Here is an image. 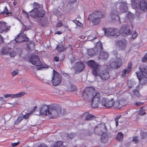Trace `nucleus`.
Wrapping results in <instances>:
<instances>
[{
    "label": "nucleus",
    "instance_id": "42",
    "mask_svg": "<svg viewBox=\"0 0 147 147\" xmlns=\"http://www.w3.org/2000/svg\"><path fill=\"white\" fill-rule=\"evenodd\" d=\"M19 72L18 69H17L13 71L11 73V74L13 76H16Z\"/></svg>",
    "mask_w": 147,
    "mask_h": 147
},
{
    "label": "nucleus",
    "instance_id": "17",
    "mask_svg": "<svg viewBox=\"0 0 147 147\" xmlns=\"http://www.w3.org/2000/svg\"><path fill=\"white\" fill-rule=\"evenodd\" d=\"M11 26H7L6 23L3 21L0 22V33L3 32H7L9 30Z\"/></svg>",
    "mask_w": 147,
    "mask_h": 147
},
{
    "label": "nucleus",
    "instance_id": "58",
    "mask_svg": "<svg viewBox=\"0 0 147 147\" xmlns=\"http://www.w3.org/2000/svg\"><path fill=\"white\" fill-rule=\"evenodd\" d=\"M115 120V125L116 127H117L118 125V120Z\"/></svg>",
    "mask_w": 147,
    "mask_h": 147
},
{
    "label": "nucleus",
    "instance_id": "25",
    "mask_svg": "<svg viewBox=\"0 0 147 147\" xmlns=\"http://www.w3.org/2000/svg\"><path fill=\"white\" fill-rule=\"evenodd\" d=\"M123 137V134L121 132H119L117 135L116 139L119 142L122 141Z\"/></svg>",
    "mask_w": 147,
    "mask_h": 147
},
{
    "label": "nucleus",
    "instance_id": "30",
    "mask_svg": "<svg viewBox=\"0 0 147 147\" xmlns=\"http://www.w3.org/2000/svg\"><path fill=\"white\" fill-rule=\"evenodd\" d=\"M144 107H141L139 110L138 115H140L143 116L146 114L145 110L143 109Z\"/></svg>",
    "mask_w": 147,
    "mask_h": 147
},
{
    "label": "nucleus",
    "instance_id": "11",
    "mask_svg": "<svg viewBox=\"0 0 147 147\" xmlns=\"http://www.w3.org/2000/svg\"><path fill=\"white\" fill-rule=\"evenodd\" d=\"M93 91L91 87L86 88L84 90L82 96L85 100H88L89 98L93 95Z\"/></svg>",
    "mask_w": 147,
    "mask_h": 147
},
{
    "label": "nucleus",
    "instance_id": "54",
    "mask_svg": "<svg viewBox=\"0 0 147 147\" xmlns=\"http://www.w3.org/2000/svg\"><path fill=\"white\" fill-rule=\"evenodd\" d=\"M121 117V115H119L115 118V119H119Z\"/></svg>",
    "mask_w": 147,
    "mask_h": 147
},
{
    "label": "nucleus",
    "instance_id": "2",
    "mask_svg": "<svg viewBox=\"0 0 147 147\" xmlns=\"http://www.w3.org/2000/svg\"><path fill=\"white\" fill-rule=\"evenodd\" d=\"M86 64L92 69V74L95 77L99 76L103 80H106L109 78L110 76L109 71L107 70H103L100 73H98L100 70V65L96 63L93 60H90L87 61Z\"/></svg>",
    "mask_w": 147,
    "mask_h": 147
},
{
    "label": "nucleus",
    "instance_id": "23",
    "mask_svg": "<svg viewBox=\"0 0 147 147\" xmlns=\"http://www.w3.org/2000/svg\"><path fill=\"white\" fill-rule=\"evenodd\" d=\"M119 12L116 10H113L112 11L111 13L110 16L112 20L115 19L116 18H119L118 16Z\"/></svg>",
    "mask_w": 147,
    "mask_h": 147
},
{
    "label": "nucleus",
    "instance_id": "64",
    "mask_svg": "<svg viewBox=\"0 0 147 147\" xmlns=\"http://www.w3.org/2000/svg\"><path fill=\"white\" fill-rule=\"evenodd\" d=\"M41 67H38L37 68V69L38 70H40V69H41Z\"/></svg>",
    "mask_w": 147,
    "mask_h": 147
},
{
    "label": "nucleus",
    "instance_id": "16",
    "mask_svg": "<svg viewBox=\"0 0 147 147\" xmlns=\"http://www.w3.org/2000/svg\"><path fill=\"white\" fill-rule=\"evenodd\" d=\"M116 44L121 50H124L127 45V41L124 39H122L120 40L115 41Z\"/></svg>",
    "mask_w": 147,
    "mask_h": 147
},
{
    "label": "nucleus",
    "instance_id": "29",
    "mask_svg": "<svg viewBox=\"0 0 147 147\" xmlns=\"http://www.w3.org/2000/svg\"><path fill=\"white\" fill-rule=\"evenodd\" d=\"M2 13L3 15H9L12 13L11 12L8 11L7 8L6 6L5 7L4 10Z\"/></svg>",
    "mask_w": 147,
    "mask_h": 147
},
{
    "label": "nucleus",
    "instance_id": "38",
    "mask_svg": "<svg viewBox=\"0 0 147 147\" xmlns=\"http://www.w3.org/2000/svg\"><path fill=\"white\" fill-rule=\"evenodd\" d=\"M74 22L76 24L77 26L79 27L82 26V24L79 21L77 20H74Z\"/></svg>",
    "mask_w": 147,
    "mask_h": 147
},
{
    "label": "nucleus",
    "instance_id": "6",
    "mask_svg": "<svg viewBox=\"0 0 147 147\" xmlns=\"http://www.w3.org/2000/svg\"><path fill=\"white\" fill-rule=\"evenodd\" d=\"M103 17L102 13L100 11L96 10L89 16L88 19L90 20L94 25H97L100 22V19Z\"/></svg>",
    "mask_w": 147,
    "mask_h": 147
},
{
    "label": "nucleus",
    "instance_id": "14",
    "mask_svg": "<svg viewBox=\"0 0 147 147\" xmlns=\"http://www.w3.org/2000/svg\"><path fill=\"white\" fill-rule=\"evenodd\" d=\"M30 62L34 65L40 66L42 65L39 58L35 55H32L30 59Z\"/></svg>",
    "mask_w": 147,
    "mask_h": 147
},
{
    "label": "nucleus",
    "instance_id": "20",
    "mask_svg": "<svg viewBox=\"0 0 147 147\" xmlns=\"http://www.w3.org/2000/svg\"><path fill=\"white\" fill-rule=\"evenodd\" d=\"M102 49L101 50H99V51L100 52V54L98 56V58L99 59L106 60L109 57V54L106 52L102 51Z\"/></svg>",
    "mask_w": 147,
    "mask_h": 147
},
{
    "label": "nucleus",
    "instance_id": "15",
    "mask_svg": "<svg viewBox=\"0 0 147 147\" xmlns=\"http://www.w3.org/2000/svg\"><path fill=\"white\" fill-rule=\"evenodd\" d=\"M122 63L121 59L119 58H117L114 61L111 63L110 66L112 68L117 69L121 65Z\"/></svg>",
    "mask_w": 147,
    "mask_h": 147
},
{
    "label": "nucleus",
    "instance_id": "47",
    "mask_svg": "<svg viewBox=\"0 0 147 147\" xmlns=\"http://www.w3.org/2000/svg\"><path fill=\"white\" fill-rule=\"evenodd\" d=\"M129 83L130 84H132V85H131V84L130 86H129V88L132 87L133 86H134L135 84V83L134 82H132L130 80L129 81Z\"/></svg>",
    "mask_w": 147,
    "mask_h": 147
},
{
    "label": "nucleus",
    "instance_id": "45",
    "mask_svg": "<svg viewBox=\"0 0 147 147\" xmlns=\"http://www.w3.org/2000/svg\"><path fill=\"white\" fill-rule=\"evenodd\" d=\"M24 119V115L22 114H20L17 119Z\"/></svg>",
    "mask_w": 147,
    "mask_h": 147
},
{
    "label": "nucleus",
    "instance_id": "31",
    "mask_svg": "<svg viewBox=\"0 0 147 147\" xmlns=\"http://www.w3.org/2000/svg\"><path fill=\"white\" fill-rule=\"evenodd\" d=\"M62 144L63 142L61 141H57L54 144L52 147H59Z\"/></svg>",
    "mask_w": 147,
    "mask_h": 147
},
{
    "label": "nucleus",
    "instance_id": "60",
    "mask_svg": "<svg viewBox=\"0 0 147 147\" xmlns=\"http://www.w3.org/2000/svg\"><path fill=\"white\" fill-rule=\"evenodd\" d=\"M68 47L70 49V50H71L73 49L72 46L71 45H68Z\"/></svg>",
    "mask_w": 147,
    "mask_h": 147
},
{
    "label": "nucleus",
    "instance_id": "37",
    "mask_svg": "<svg viewBox=\"0 0 147 147\" xmlns=\"http://www.w3.org/2000/svg\"><path fill=\"white\" fill-rule=\"evenodd\" d=\"M131 1V5L133 7H134V8L138 6V4L137 2V1L135 0L134 1Z\"/></svg>",
    "mask_w": 147,
    "mask_h": 147
},
{
    "label": "nucleus",
    "instance_id": "41",
    "mask_svg": "<svg viewBox=\"0 0 147 147\" xmlns=\"http://www.w3.org/2000/svg\"><path fill=\"white\" fill-rule=\"evenodd\" d=\"M144 103L140 102H137L135 103V105L137 107H140Z\"/></svg>",
    "mask_w": 147,
    "mask_h": 147
},
{
    "label": "nucleus",
    "instance_id": "12",
    "mask_svg": "<svg viewBox=\"0 0 147 147\" xmlns=\"http://www.w3.org/2000/svg\"><path fill=\"white\" fill-rule=\"evenodd\" d=\"M114 102V99L111 98L110 100L105 98H102L101 104L103 107H113Z\"/></svg>",
    "mask_w": 147,
    "mask_h": 147
},
{
    "label": "nucleus",
    "instance_id": "62",
    "mask_svg": "<svg viewBox=\"0 0 147 147\" xmlns=\"http://www.w3.org/2000/svg\"><path fill=\"white\" fill-rule=\"evenodd\" d=\"M37 106H35L34 107V109H33V110L32 111H33V112H34L37 109Z\"/></svg>",
    "mask_w": 147,
    "mask_h": 147
},
{
    "label": "nucleus",
    "instance_id": "57",
    "mask_svg": "<svg viewBox=\"0 0 147 147\" xmlns=\"http://www.w3.org/2000/svg\"><path fill=\"white\" fill-rule=\"evenodd\" d=\"M62 33V32H61V31H57L56 32H55V34H61Z\"/></svg>",
    "mask_w": 147,
    "mask_h": 147
},
{
    "label": "nucleus",
    "instance_id": "33",
    "mask_svg": "<svg viewBox=\"0 0 147 147\" xmlns=\"http://www.w3.org/2000/svg\"><path fill=\"white\" fill-rule=\"evenodd\" d=\"M77 87L74 85H71L70 88V91L72 92L77 90Z\"/></svg>",
    "mask_w": 147,
    "mask_h": 147
},
{
    "label": "nucleus",
    "instance_id": "26",
    "mask_svg": "<svg viewBox=\"0 0 147 147\" xmlns=\"http://www.w3.org/2000/svg\"><path fill=\"white\" fill-rule=\"evenodd\" d=\"M65 49L63 46L61 45H57L56 47V50L58 52H61L65 50Z\"/></svg>",
    "mask_w": 147,
    "mask_h": 147
},
{
    "label": "nucleus",
    "instance_id": "48",
    "mask_svg": "<svg viewBox=\"0 0 147 147\" xmlns=\"http://www.w3.org/2000/svg\"><path fill=\"white\" fill-rule=\"evenodd\" d=\"M63 76L67 79H69L70 78L69 75L67 73L64 74Z\"/></svg>",
    "mask_w": 147,
    "mask_h": 147
},
{
    "label": "nucleus",
    "instance_id": "50",
    "mask_svg": "<svg viewBox=\"0 0 147 147\" xmlns=\"http://www.w3.org/2000/svg\"><path fill=\"white\" fill-rule=\"evenodd\" d=\"M19 144V142L15 143H13L11 144V146L12 147H15L18 145Z\"/></svg>",
    "mask_w": 147,
    "mask_h": 147
},
{
    "label": "nucleus",
    "instance_id": "55",
    "mask_svg": "<svg viewBox=\"0 0 147 147\" xmlns=\"http://www.w3.org/2000/svg\"><path fill=\"white\" fill-rule=\"evenodd\" d=\"M22 120H16L15 122V123L16 125H17L19 123L22 121Z\"/></svg>",
    "mask_w": 147,
    "mask_h": 147
},
{
    "label": "nucleus",
    "instance_id": "46",
    "mask_svg": "<svg viewBox=\"0 0 147 147\" xmlns=\"http://www.w3.org/2000/svg\"><path fill=\"white\" fill-rule=\"evenodd\" d=\"M63 25L62 23L61 22H58L57 24H56V26L57 27H61Z\"/></svg>",
    "mask_w": 147,
    "mask_h": 147
},
{
    "label": "nucleus",
    "instance_id": "5",
    "mask_svg": "<svg viewBox=\"0 0 147 147\" xmlns=\"http://www.w3.org/2000/svg\"><path fill=\"white\" fill-rule=\"evenodd\" d=\"M33 6L34 9L29 12V15L33 18L43 17L45 14V11L43 9L42 5L37 2H34Z\"/></svg>",
    "mask_w": 147,
    "mask_h": 147
},
{
    "label": "nucleus",
    "instance_id": "28",
    "mask_svg": "<svg viewBox=\"0 0 147 147\" xmlns=\"http://www.w3.org/2000/svg\"><path fill=\"white\" fill-rule=\"evenodd\" d=\"M120 102L119 100H116L115 101L114 100V102L113 104V107L115 109H121V107L120 106Z\"/></svg>",
    "mask_w": 147,
    "mask_h": 147
},
{
    "label": "nucleus",
    "instance_id": "52",
    "mask_svg": "<svg viewBox=\"0 0 147 147\" xmlns=\"http://www.w3.org/2000/svg\"><path fill=\"white\" fill-rule=\"evenodd\" d=\"M129 19L130 18V17L131 18H133L134 17V15H132V13L130 11H129Z\"/></svg>",
    "mask_w": 147,
    "mask_h": 147
},
{
    "label": "nucleus",
    "instance_id": "56",
    "mask_svg": "<svg viewBox=\"0 0 147 147\" xmlns=\"http://www.w3.org/2000/svg\"><path fill=\"white\" fill-rule=\"evenodd\" d=\"M77 0H74L73 1H70L69 2V4L73 3H75L76 2Z\"/></svg>",
    "mask_w": 147,
    "mask_h": 147
},
{
    "label": "nucleus",
    "instance_id": "51",
    "mask_svg": "<svg viewBox=\"0 0 147 147\" xmlns=\"http://www.w3.org/2000/svg\"><path fill=\"white\" fill-rule=\"evenodd\" d=\"M10 97H11V98H17L16 94H10Z\"/></svg>",
    "mask_w": 147,
    "mask_h": 147
},
{
    "label": "nucleus",
    "instance_id": "40",
    "mask_svg": "<svg viewBox=\"0 0 147 147\" xmlns=\"http://www.w3.org/2000/svg\"><path fill=\"white\" fill-rule=\"evenodd\" d=\"M138 36V34L136 31H135L133 33L132 35V39H134L136 38Z\"/></svg>",
    "mask_w": 147,
    "mask_h": 147
},
{
    "label": "nucleus",
    "instance_id": "59",
    "mask_svg": "<svg viewBox=\"0 0 147 147\" xmlns=\"http://www.w3.org/2000/svg\"><path fill=\"white\" fill-rule=\"evenodd\" d=\"M10 97V94H6L4 95V97L6 98Z\"/></svg>",
    "mask_w": 147,
    "mask_h": 147
},
{
    "label": "nucleus",
    "instance_id": "8",
    "mask_svg": "<svg viewBox=\"0 0 147 147\" xmlns=\"http://www.w3.org/2000/svg\"><path fill=\"white\" fill-rule=\"evenodd\" d=\"M94 132L97 135H102L107 131L105 123L100 124L96 126L94 129Z\"/></svg>",
    "mask_w": 147,
    "mask_h": 147
},
{
    "label": "nucleus",
    "instance_id": "18",
    "mask_svg": "<svg viewBox=\"0 0 147 147\" xmlns=\"http://www.w3.org/2000/svg\"><path fill=\"white\" fill-rule=\"evenodd\" d=\"M141 0L139 5L140 9L145 12L147 11V0Z\"/></svg>",
    "mask_w": 147,
    "mask_h": 147
},
{
    "label": "nucleus",
    "instance_id": "7",
    "mask_svg": "<svg viewBox=\"0 0 147 147\" xmlns=\"http://www.w3.org/2000/svg\"><path fill=\"white\" fill-rule=\"evenodd\" d=\"M51 81L53 85L54 86H57L61 82V77L60 74L53 70Z\"/></svg>",
    "mask_w": 147,
    "mask_h": 147
},
{
    "label": "nucleus",
    "instance_id": "32",
    "mask_svg": "<svg viewBox=\"0 0 147 147\" xmlns=\"http://www.w3.org/2000/svg\"><path fill=\"white\" fill-rule=\"evenodd\" d=\"M33 113V111H31L30 112L26 113L24 115V119H28L31 116V114Z\"/></svg>",
    "mask_w": 147,
    "mask_h": 147
},
{
    "label": "nucleus",
    "instance_id": "19",
    "mask_svg": "<svg viewBox=\"0 0 147 147\" xmlns=\"http://www.w3.org/2000/svg\"><path fill=\"white\" fill-rule=\"evenodd\" d=\"M120 6V11L121 13L126 12L128 9L126 2H121L119 3Z\"/></svg>",
    "mask_w": 147,
    "mask_h": 147
},
{
    "label": "nucleus",
    "instance_id": "35",
    "mask_svg": "<svg viewBox=\"0 0 147 147\" xmlns=\"http://www.w3.org/2000/svg\"><path fill=\"white\" fill-rule=\"evenodd\" d=\"M25 94V92H20L16 94L17 98H18L23 96Z\"/></svg>",
    "mask_w": 147,
    "mask_h": 147
},
{
    "label": "nucleus",
    "instance_id": "44",
    "mask_svg": "<svg viewBox=\"0 0 147 147\" xmlns=\"http://www.w3.org/2000/svg\"><path fill=\"white\" fill-rule=\"evenodd\" d=\"M133 141L136 144L139 142V140L137 137H134L133 139Z\"/></svg>",
    "mask_w": 147,
    "mask_h": 147
},
{
    "label": "nucleus",
    "instance_id": "9",
    "mask_svg": "<svg viewBox=\"0 0 147 147\" xmlns=\"http://www.w3.org/2000/svg\"><path fill=\"white\" fill-rule=\"evenodd\" d=\"M101 95L100 93L97 92L93 96L91 106L94 108H97L98 107L100 103V98Z\"/></svg>",
    "mask_w": 147,
    "mask_h": 147
},
{
    "label": "nucleus",
    "instance_id": "43",
    "mask_svg": "<svg viewBox=\"0 0 147 147\" xmlns=\"http://www.w3.org/2000/svg\"><path fill=\"white\" fill-rule=\"evenodd\" d=\"M76 134L74 133H71V134H69L68 136V137L70 139L73 138L75 136Z\"/></svg>",
    "mask_w": 147,
    "mask_h": 147
},
{
    "label": "nucleus",
    "instance_id": "49",
    "mask_svg": "<svg viewBox=\"0 0 147 147\" xmlns=\"http://www.w3.org/2000/svg\"><path fill=\"white\" fill-rule=\"evenodd\" d=\"M3 42V39L2 38L1 35L0 34V43H2Z\"/></svg>",
    "mask_w": 147,
    "mask_h": 147
},
{
    "label": "nucleus",
    "instance_id": "39",
    "mask_svg": "<svg viewBox=\"0 0 147 147\" xmlns=\"http://www.w3.org/2000/svg\"><path fill=\"white\" fill-rule=\"evenodd\" d=\"M127 69H124L122 73L121 74V76L123 78L125 76V74H126L127 73H129L128 71H127Z\"/></svg>",
    "mask_w": 147,
    "mask_h": 147
},
{
    "label": "nucleus",
    "instance_id": "63",
    "mask_svg": "<svg viewBox=\"0 0 147 147\" xmlns=\"http://www.w3.org/2000/svg\"><path fill=\"white\" fill-rule=\"evenodd\" d=\"M38 147H48L46 146V145H40L38 146Z\"/></svg>",
    "mask_w": 147,
    "mask_h": 147
},
{
    "label": "nucleus",
    "instance_id": "10",
    "mask_svg": "<svg viewBox=\"0 0 147 147\" xmlns=\"http://www.w3.org/2000/svg\"><path fill=\"white\" fill-rule=\"evenodd\" d=\"M102 49V45L100 41H98L96 44V46L94 48L89 49L88 50V53L89 56H92L96 53V50L99 51V50Z\"/></svg>",
    "mask_w": 147,
    "mask_h": 147
},
{
    "label": "nucleus",
    "instance_id": "34",
    "mask_svg": "<svg viewBox=\"0 0 147 147\" xmlns=\"http://www.w3.org/2000/svg\"><path fill=\"white\" fill-rule=\"evenodd\" d=\"M140 136L142 139H147V133L146 132L141 133L140 134Z\"/></svg>",
    "mask_w": 147,
    "mask_h": 147
},
{
    "label": "nucleus",
    "instance_id": "61",
    "mask_svg": "<svg viewBox=\"0 0 147 147\" xmlns=\"http://www.w3.org/2000/svg\"><path fill=\"white\" fill-rule=\"evenodd\" d=\"M17 3V1H14L13 2V5L14 6H16Z\"/></svg>",
    "mask_w": 147,
    "mask_h": 147
},
{
    "label": "nucleus",
    "instance_id": "1",
    "mask_svg": "<svg viewBox=\"0 0 147 147\" xmlns=\"http://www.w3.org/2000/svg\"><path fill=\"white\" fill-rule=\"evenodd\" d=\"M62 109L58 104L44 105L40 108L39 114L42 116L47 117L49 119H55L61 114Z\"/></svg>",
    "mask_w": 147,
    "mask_h": 147
},
{
    "label": "nucleus",
    "instance_id": "13",
    "mask_svg": "<svg viewBox=\"0 0 147 147\" xmlns=\"http://www.w3.org/2000/svg\"><path fill=\"white\" fill-rule=\"evenodd\" d=\"M15 41L18 43L24 42L27 41L29 38H27L26 34L24 33H20L18 34L14 39Z\"/></svg>",
    "mask_w": 147,
    "mask_h": 147
},
{
    "label": "nucleus",
    "instance_id": "36",
    "mask_svg": "<svg viewBox=\"0 0 147 147\" xmlns=\"http://www.w3.org/2000/svg\"><path fill=\"white\" fill-rule=\"evenodd\" d=\"M11 51L10 50L9 54L10 55L11 57H13L16 56V53L14 51H12L11 52Z\"/></svg>",
    "mask_w": 147,
    "mask_h": 147
},
{
    "label": "nucleus",
    "instance_id": "24",
    "mask_svg": "<svg viewBox=\"0 0 147 147\" xmlns=\"http://www.w3.org/2000/svg\"><path fill=\"white\" fill-rule=\"evenodd\" d=\"M11 50L10 48H9L5 47H4L1 49V53L2 55L9 54L10 50Z\"/></svg>",
    "mask_w": 147,
    "mask_h": 147
},
{
    "label": "nucleus",
    "instance_id": "4",
    "mask_svg": "<svg viewBox=\"0 0 147 147\" xmlns=\"http://www.w3.org/2000/svg\"><path fill=\"white\" fill-rule=\"evenodd\" d=\"M105 34L107 36L117 37L121 35L123 36H127L129 33V28L128 26L123 25L119 30L114 28H109L105 30Z\"/></svg>",
    "mask_w": 147,
    "mask_h": 147
},
{
    "label": "nucleus",
    "instance_id": "53",
    "mask_svg": "<svg viewBox=\"0 0 147 147\" xmlns=\"http://www.w3.org/2000/svg\"><path fill=\"white\" fill-rule=\"evenodd\" d=\"M54 61L57 62L59 61V59L58 57L56 56L54 57Z\"/></svg>",
    "mask_w": 147,
    "mask_h": 147
},
{
    "label": "nucleus",
    "instance_id": "27",
    "mask_svg": "<svg viewBox=\"0 0 147 147\" xmlns=\"http://www.w3.org/2000/svg\"><path fill=\"white\" fill-rule=\"evenodd\" d=\"M119 100L120 102L119 103L121 108L125 106L127 104V102L125 99L121 98Z\"/></svg>",
    "mask_w": 147,
    "mask_h": 147
},
{
    "label": "nucleus",
    "instance_id": "3",
    "mask_svg": "<svg viewBox=\"0 0 147 147\" xmlns=\"http://www.w3.org/2000/svg\"><path fill=\"white\" fill-rule=\"evenodd\" d=\"M140 71L136 72L139 80V84L136 86V89L133 90L134 94L136 96L139 97L140 94L139 91L142 88L141 85L147 84V67L140 68Z\"/></svg>",
    "mask_w": 147,
    "mask_h": 147
},
{
    "label": "nucleus",
    "instance_id": "21",
    "mask_svg": "<svg viewBox=\"0 0 147 147\" xmlns=\"http://www.w3.org/2000/svg\"><path fill=\"white\" fill-rule=\"evenodd\" d=\"M82 117H85V119H94L96 118L92 115L90 114L88 112H86L82 115Z\"/></svg>",
    "mask_w": 147,
    "mask_h": 147
},
{
    "label": "nucleus",
    "instance_id": "22",
    "mask_svg": "<svg viewBox=\"0 0 147 147\" xmlns=\"http://www.w3.org/2000/svg\"><path fill=\"white\" fill-rule=\"evenodd\" d=\"M85 68V65L82 63L80 62L77 63V69L79 72L82 71Z\"/></svg>",
    "mask_w": 147,
    "mask_h": 147
}]
</instances>
